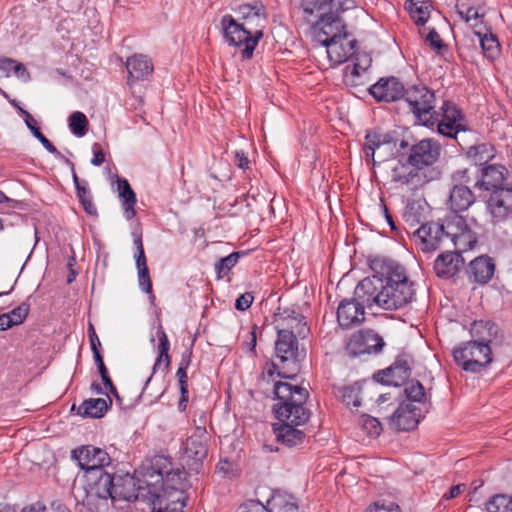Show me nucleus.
<instances>
[{
    "label": "nucleus",
    "mask_w": 512,
    "mask_h": 512,
    "mask_svg": "<svg viewBox=\"0 0 512 512\" xmlns=\"http://www.w3.org/2000/svg\"><path fill=\"white\" fill-rule=\"evenodd\" d=\"M440 225L443 227L445 234V243H453L458 235L466 229L467 222L464 217L458 214L448 216Z\"/></svg>",
    "instance_id": "72a5a7b5"
},
{
    "label": "nucleus",
    "mask_w": 512,
    "mask_h": 512,
    "mask_svg": "<svg viewBox=\"0 0 512 512\" xmlns=\"http://www.w3.org/2000/svg\"><path fill=\"white\" fill-rule=\"evenodd\" d=\"M170 364H171V357L170 355H161V354H158L156 359H155V363L153 365V371H152V374L147 378L145 384H144V387H143V390H142V394H146L148 393L149 396H153L154 393L152 392H148L149 390V385L152 381V377L153 375L155 374V372L158 370V369H163L165 371H168V369L170 368Z\"/></svg>",
    "instance_id": "5fc2aeb1"
},
{
    "label": "nucleus",
    "mask_w": 512,
    "mask_h": 512,
    "mask_svg": "<svg viewBox=\"0 0 512 512\" xmlns=\"http://www.w3.org/2000/svg\"><path fill=\"white\" fill-rule=\"evenodd\" d=\"M274 394L279 401L274 406L279 423L305 425L309 421L311 413L305 407L309 397L306 388L279 381L274 385Z\"/></svg>",
    "instance_id": "7ed1b4c3"
},
{
    "label": "nucleus",
    "mask_w": 512,
    "mask_h": 512,
    "mask_svg": "<svg viewBox=\"0 0 512 512\" xmlns=\"http://www.w3.org/2000/svg\"><path fill=\"white\" fill-rule=\"evenodd\" d=\"M138 270V283L141 290L147 294H150V298L154 299L155 296L152 292V281L149 274L148 268H140Z\"/></svg>",
    "instance_id": "bf43d9fd"
},
{
    "label": "nucleus",
    "mask_w": 512,
    "mask_h": 512,
    "mask_svg": "<svg viewBox=\"0 0 512 512\" xmlns=\"http://www.w3.org/2000/svg\"><path fill=\"white\" fill-rule=\"evenodd\" d=\"M20 112L25 117V123L28 129L31 131L33 136L40 141V143L45 147V149L51 154L55 155L56 157L63 158V155L60 153V151L39 130V128L37 127V121L33 118V116L24 109H20Z\"/></svg>",
    "instance_id": "e433bc0d"
},
{
    "label": "nucleus",
    "mask_w": 512,
    "mask_h": 512,
    "mask_svg": "<svg viewBox=\"0 0 512 512\" xmlns=\"http://www.w3.org/2000/svg\"><path fill=\"white\" fill-rule=\"evenodd\" d=\"M477 243V237L476 233L471 230L469 225L467 224L466 229L462 231L458 237L455 239V241L452 243L454 247V251L456 253H460V255L463 252H466L468 250H471L474 248V246Z\"/></svg>",
    "instance_id": "37998d69"
},
{
    "label": "nucleus",
    "mask_w": 512,
    "mask_h": 512,
    "mask_svg": "<svg viewBox=\"0 0 512 512\" xmlns=\"http://www.w3.org/2000/svg\"><path fill=\"white\" fill-rule=\"evenodd\" d=\"M254 296L251 292L240 295L235 302V308L239 311H245L252 305Z\"/></svg>",
    "instance_id": "338daca9"
},
{
    "label": "nucleus",
    "mask_w": 512,
    "mask_h": 512,
    "mask_svg": "<svg viewBox=\"0 0 512 512\" xmlns=\"http://www.w3.org/2000/svg\"><path fill=\"white\" fill-rule=\"evenodd\" d=\"M440 119L452 121V123H461L463 115L458 107L451 101H444L441 106Z\"/></svg>",
    "instance_id": "603ef678"
},
{
    "label": "nucleus",
    "mask_w": 512,
    "mask_h": 512,
    "mask_svg": "<svg viewBox=\"0 0 512 512\" xmlns=\"http://www.w3.org/2000/svg\"><path fill=\"white\" fill-rule=\"evenodd\" d=\"M256 330L257 326L253 325L252 329L247 331L246 339L243 341V347L249 352L255 351L257 343Z\"/></svg>",
    "instance_id": "774afa93"
},
{
    "label": "nucleus",
    "mask_w": 512,
    "mask_h": 512,
    "mask_svg": "<svg viewBox=\"0 0 512 512\" xmlns=\"http://www.w3.org/2000/svg\"><path fill=\"white\" fill-rule=\"evenodd\" d=\"M162 486L159 484V480L155 483H149L138 480L136 482L137 500L148 502L152 505L153 512H157L158 503L160 501Z\"/></svg>",
    "instance_id": "7c9ffc66"
},
{
    "label": "nucleus",
    "mask_w": 512,
    "mask_h": 512,
    "mask_svg": "<svg viewBox=\"0 0 512 512\" xmlns=\"http://www.w3.org/2000/svg\"><path fill=\"white\" fill-rule=\"evenodd\" d=\"M425 41L428 43V45L432 49H434L436 51H440L444 47V44H443V41H442L440 35L434 28H432L429 31V33L427 34V36L425 38Z\"/></svg>",
    "instance_id": "0e129e2a"
},
{
    "label": "nucleus",
    "mask_w": 512,
    "mask_h": 512,
    "mask_svg": "<svg viewBox=\"0 0 512 512\" xmlns=\"http://www.w3.org/2000/svg\"><path fill=\"white\" fill-rule=\"evenodd\" d=\"M420 410L412 403H401L391 417V424L400 431H411L419 423Z\"/></svg>",
    "instance_id": "412c9836"
},
{
    "label": "nucleus",
    "mask_w": 512,
    "mask_h": 512,
    "mask_svg": "<svg viewBox=\"0 0 512 512\" xmlns=\"http://www.w3.org/2000/svg\"><path fill=\"white\" fill-rule=\"evenodd\" d=\"M385 346L383 338L372 329L354 332L346 344V352L351 357L363 354H378Z\"/></svg>",
    "instance_id": "1a4fd4ad"
},
{
    "label": "nucleus",
    "mask_w": 512,
    "mask_h": 512,
    "mask_svg": "<svg viewBox=\"0 0 512 512\" xmlns=\"http://www.w3.org/2000/svg\"><path fill=\"white\" fill-rule=\"evenodd\" d=\"M157 512H182L186 506L185 490L180 487L168 489L162 486Z\"/></svg>",
    "instance_id": "bb28decb"
},
{
    "label": "nucleus",
    "mask_w": 512,
    "mask_h": 512,
    "mask_svg": "<svg viewBox=\"0 0 512 512\" xmlns=\"http://www.w3.org/2000/svg\"><path fill=\"white\" fill-rule=\"evenodd\" d=\"M108 410V402L103 398L84 400L78 407L77 414L82 417L101 418Z\"/></svg>",
    "instance_id": "473e14b6"
},
{
    "label": "nucleus",
    "mask_w": 512,
    "mask_h": 512,
    "mask_svg": "<svg viewBox=\"0 0 512 512\" xmlns=\"http://www.w3.org/2000/svg\"><path fill=\"white\" fill-rule=\"evenodd\" d=\"M382 373L387 377V379H381V382L396 387L400 386L411 375L409 361L404 357H398L395 362L386 370L382 371Z\"/></svg>",
    "instance_id": "c756f323"
},
{
    "label": "nucleus",
    "mask_w": 512,
    "mask_h": 512,
    "mask_svg": "<svg viewBox=\"0 0 512 512\" xmlns=\"http://www.w3.org/2000/svg\"><path fill=\"white\" fill-rule=\"evenodd\" d=\"M455 363L464 371L479 373L492 362L491 348L487 342L471 340L453 349Z\"/></svg>",
    "instance_id": "39448f33"
},
{
    "label": "nucleus",
    "mask_w": 512,
    "mask_h": 512,
    "mask_svg": "<svg viewBox=\"0 0 512 512\" xmlns=\"http://www.w3.org/2000/svg\"><path fill=\"white\" fill-rule=\"evenodd\" d=\"M396 148L393 137L388 133H379L377 131H368L364 138L363 151L367 162L375 163V154L378 151L379 157L384 161L382 150L392 151Z\"/></svg>",
    "instance_id": "a211bd4d"
},
{
    "label": "nucleus",
    "mask_w": 512,
    "mask_h": 512,
    "mask_svg": "<svg viewBox=\"0 0 512 512\" xmlns=\"http://www.w3.org/2000/svg\"><path fill=\"white\" fill-rule=\"evenodd\" d=\"M405 394L413 402H422L425 398L424 387L419 381H411L405 388Z\"/></svg>",
    "instance_id": "4d7b16f0"
},
{
    "label": "nucleus",
    "mask_w": 512,
    "mask_h": 512,
    "mask_svg": "<svg viewBox=\"0 0 512 512\" xmlns=\"http://www.w3.org/2000/svg\"><path fill=\"white\" fill-rule=\"evenodd\" d=\"M30 310V305L27 302H22L18 307L8 312V316L13 321V325L22 324L27 318Z\"/></svg>",
    "instance_id": "13d9d810"
},
{
    "label": "nucleus",
    "mask_w": 512,
    "mask_h": 512,
    "mask_svg": "<svg viewBox=\"0 0 512 512\" xmlns=\"http://www.w3.org/2000/svg\"><path fill=\"white\" fill-rule=\"evenodd\" d=\"M353 0H301V8L306 21L315 17L338 15L352 9Z\"/></svg>",
    "instance_id": "9d476101"
},
{
    "label": "nucleus",
    "mask_w": 512,
    "mask_h": 512,
    "mask_svg": "<svg viewBox=\"0 0 512 512\" xmlns=\"http://www.w3.org/2000/svg\"><path fill=\"white\" fill-rule=\"evenodd\" d=\"M404 220L411 227L420 223L419 215L417 214V207L415 204L408 205L403 214Z\"/></svg>",
    "instance_id": "69168bd1"
},
{
    "label": "nucleus",
    "mask_w": 512,
    "mask_h": 512,
    "mask_svg": "<svg viewBox=\"0 0 512 512\" xmlns=\"http://www.w3.org/2000/svg\"><path fill=\"white\" fill-rule=\"evenodd\" d=\"M371 59L367 56L364 57L363 62L354 63V65L350 68L349 66L346 67V75H345V81L349 85H355L356 84V78L360 77L362 72H365L367 68L370 66Z\"/></svg>",
    "instance_id": "864d4df0"
},
{
    "label": "nucleus",
    "mask_w": 512,
    "mask_h": 512,
    "mask_svg": "<svg viewBox=\"0 0 512 512\" xmlns=\"http://www.w3.org/2000/svg\"><path fill=\"white\" fill-rule=\"evenodd\" d=\"M487 512H512V497L497 494L486 503Z\"/></svg>",
    "instance_id": "de8ad7c7"
},
{
    "label": "nucleus",
    "mask_w": 512,
    "mask_h": 512,
    "mask_svg": "<svg viewBox=\"0 0 512 512\" xmlns=\"http://www.w3.org/2000/svg\"><path fill=\"white\" fill-rule=\"evenodd\" d=\"M468 155L473 159L475 163L474 167H478L494 157L493 148L488 144H480L470 147Z\"/></svg>",
    "instance_id": "49530a36"
},
{
    "label": "nucleus",
    "mask_w": 512,
    "mask_h": 512,
    "mask_svg": "<svg viewBox=\"0 0 512 512\" xmlns=\"http://www.w3.org/2000/svg\"><path fill=\"white\" fill-rule=\"evenodd\" d=\"M416 176L415 169L402 162H398L392 169V181L402 185L411 183Z\"/></svg>",
    "instance_id": "c03bdc74"
},
{
    "label": "nucleus",
    "mask_w": 512,
    "mask_h": 512,
    "mask_svg": "<svg viewBox=\"0 0 512 512\" xmlns=\"http://www.w3.org/2000/svg\"><path fill=\"white\" fill-rule=\"evenodd\" d=\"M429 0H408L407 9L417 25H424L430 17Z\"/></svg>",
    "instance_id": "4c0bfd02"
},
{
    "label": "nucleus",
    "mask_w": 512,
    "mask_h": 512,
    "mask_svg": "<svg viewBox=\"0 0 512 512\" xmlns=\"http://www.w3.org/2000/svg\"><path fill=\"white\" fill-rule=\"evenodd\" d=\"M370 269L383 277L380 290L381 308L397 310L410 303L415 295L413 283L398 262L384 256L369 258Z\"/></svg>",
    "instance_id": "f03ea898"
},
{
    "label": "nucleus",
    "mask_w": 512,
    "mask_h": 512,
    "mask_svg": "<svg viewBox=\"0 0 512 512\" xmlns=\"http://www.w3.org/2000/svg\"><path fill=\"white\" fill-rule=\"evenodd\" d=\"M486 205L493 223L505 221L512 215V186L493 189Z\"/></svg>",
    "instance_id": "ddd939ff"
},
{
    "label": "nucleus",
    "mask_w": 512,
    "mask_h": 512,
    "mask_svg": "<svg viewBox=\"0 0 512 512\" xmlns=\"http://www.w3.org/2000/svg\"><path fill=\"white\" fill-rule=\"evenodd\" d=\"M269 512H298V504L288 494H274L267 502Z\"/></svg>",
    "instance_id": "c9c22d12"
},
{
    "label": "nucleus",
    "mask_w": 512,
    "mask_h": 512,
    "mask_svg": "<svg viewBox=\"0 0 512 512\" xmlns=\"http://www.w3.org/2000/svg\"><path fill=\"white\" fill-rule=\"evenodd\" d=\"M471 168L458 169L451 176L452 188L450 190L448 206L457 214L466 211L472 206L476 197L469 185H473Z\"/></svg>",
    "instance_id": "423d86ee"
},
{
    "label": "nucleus",
    "mask_w": 512,
    "mask_h": 512,
    "mask_svg": "<svg viewBox=\"0 0 512 512\" xmlns=\"http://www.w3.org/2000/svg\"><path fill=\"white\" fill-rule=\"evenodd\" d=\"M243 252H233L226 257L219 259L215 263V271L217 278L221 279L228 275L231 269L238 263L239 259L243 256Z\"/></svg>",
    "instance_id": "a18cd8bd"
},
{
    "label": "nucleus",
    "mask_w": 512,
    "mask_h": 512,
    "mask_svg": "<svg viewBox=\"0 0 512 512\" xmlns=\"http://www.w3.org/2000/svg\"><path fill=\"white\" fill-rule=\"evenodd\" d=\"M176 378H177L178 387L180 390V399L178 402V409H179V411L184 412L186 410L188 402H189L187 372H185L183 370H177Z\"/></svg>",
    "instance_id": "8fccbe9b"
},
{
    "label": "nucleus",
    "mask_w": 512,
    "mask_h": 512,
    "mask_svg": "<svg viewBox=\"0 0 512 512\" xmlns=\"http://www.w3.org/2000/svg\"><path fill=\"white\" fill-rule=\"evenodd\" d=\"M239 512H269V510L260 501L249 500L239 507Z\"/></svg>",
    "instance_id": "e2e57ef3"
},
{
    "label": "nucleus",
    "mask_w": 512,
    "mask_h": 512,
    "mask_svg": "<svg viewBox=\"0 0 512 512\" xmlns=\"http://www.w3.org/2000/svg\"><path fill=\"white\" fill-rule=\"evenodd\" d=\"M159 482L161 486L168 489H176L180 487L181 490H185L186 484V473L180 469H172L166 472L165 477L159 474Z\"/></svg>",
    "instance_id": "79ce46f5"
},
{
    "label": "nucleus",
    "mask_w": 512,
    "mask_h": 512,
    "mask_svg": "<svg viewBox=\"0 0 512 512\" xmlns=\"http://www.w3.org/2000/svg\"><path fill=\"white\" fill-rule=\"evenodd\" d=\"M373 98L378 101L393 102L404 98L406 89L396 77L381 78L368 89Z\"/></svg>",
    "instance_id": "f3484780"
},
{
    "label": "nucleus",
    "mask_w": 512,
    "mask_h": 512,
    "mask_svg": "<svg viewBox=\"0 0 512 512\" xmlns=\"http://www.w3.org/2000/svg\"><path fill=\"white\" fill-rule=\"evenodd\" d=\"M441 146L438 141L427 138L419 141L410 148L408 164L416 169L433 165L439 158Z\"/></svg>",
    "instance_id": "f8f14e48"
},
{
    "label": "nucleus",
    "mask_w": 512,
    "mask_h": 512,
    "mask_svg": "<svg viewBox=\"0 0 512 512\" xmlns=\"http://www.w3.org/2000/svg\"><path fill=\"white\" fill-rule=\"evenodd\" d=\"M136 492V481L135 479L126 474L125 476L114 477L113 480V491L111 500L118 501L124 500L128 502L137 501Z\"/></svg>",
    "instance_id": "c85d7f7f"
},
{
    "label": "nucleus",
    "mask_w": 512,
    "mask_h": 512,
    "mask_svg": "<svg viewBox=\"0 0 512 512\" xmlns=\"http://www.w3.org/2000/svg\"><path fill=\"white\" fill-rule=\"evenodd\" d=\"M232 10L236 18L227 14L221 19L224 38L230 45L243 46L242 58L251 59L259 40L263 37L267 23L266 7L261 1L256 0L240 3Z\"/></svg>",
    "instance_id": "f257e3e1"
},
{
    "label": "nucleus",
    "mask_w": 512,
    "mask_h": 512,
    "mask_svg": "<svg viewBox=\"0 0 512 512\" xmlns=\"http://www.w3.org/2000/svg\"><path fill=\"white\" fill-rule=\"evenodd\" d=\"M472 172L474 175L473 187L483 189L486 191H492L502 186L505 180L506 168L502 165H488L483 168L473 167Z\"/></svg>",
    "instance_id": "dca6fc26"
},
{
    "label": "nucleus",
    "mask_w": 512,
    "mask_h": 512,
    "mask_svg": "<svg viewBox=\"0 0 512 512\" xmlns=\"http://www.w3.org/2000/svg\"><path fill=\"white\" fill-rule=\"evenodd\" d=\"M201 435H193L187 439L186 454L196 462H202L207 456V445L203 438L205 430L198 429Z\"/></svg>",
    "instance_id": "f704fd0d"
},
{
    "label": "nucleus",
    "mask_w": 512,
    "mask_h": 512,
    "mask_svg": "<svg viewBox=\"0 0 512 512\" xmlns=\"http://www.w3.org/2000/svg\"><path fill=\"white\" fill-rule=\"evenodd\" d=\"M495 272V263L493 259L487 255H482L469 263L467 273L469 278H473L474 282L480 284L488 283Z\"/></svg>",
    "instance_id": "393cba45"
},
{
    "label": "nucleus",
    "mask_w": 512,
    "mask_h": 512,
    "mask_svg": "<svg viewBox=\"0 0 512 512\" xmlns=\"http://www.w3.org/2000/svg\"><path fill=\"white\" fill-rule=\"evenodd\" d=\"M156 335L158 338V346H157L158 354H161L164 356L169 355L170 341H169L168 336H167L166 332L164 331V328L162 325H159L157 327Z\"/></svg>",
    "instance_id": "052dcab7"
},
{
    "label": "nucleus",
    "mask_w": 512,
    "mask_h": 512,
    "mask_svg": "<svg viewBox=\"0 0 512 512\" xmlns=\"http://www.w3.org/2000/svg\"><path fill=\"white\" fill-rule=\"evenodd\" d=\"M341 15L315 17L313 21H308L312 24L311 29L314 39L324 45L347 36L348 32Z\"/></svg>",
    "instance_id": "6e6552de"
},
{
    "label": "nucleus",
    "mask_w": 512,
    "mask_h": 512,
    "mask_svg": "<svg viewBox=\"0 0 512 512\" xmlns=\"http://www.w3.org/2000/svg\"><path fill=\"white\" fill-rule=\"evenodd\" d=\"M404 100L419 124L433 127L438 121V112L435 110V94L428 87L411 86L406 89Z\"/></svg>",
    "instance_id": "20e7f679"
},
{
    "label": "nucleus",
    "mask_w": 512,
    "mask_h": 512,
    "mask_svg": "<svg viewBox=\"0 0 512 512\" xmlns=\"http://www.w3.org/2000/svg\"><path fill=\"white\" fill-rule=\"evenodd\" d=\"M365 319L364 308L354 299H344L337 309V321L342 328L359 325Z\"/></svg>",
    "instance_id": "aec40b11"
},
{
    "label": "nucleus",
    "mask_w": 512,
    "mask_h": 512,
    "mask_svg": "<svg viewBox=\"0 0 512 512\" xmlns=\"http://www.w3.org/2000/svg\"><path fill=\"white\" fill-rule=\"evenodd\" d=\"M437 125L438 132L449 138H456V135L459 131H464L465 128L462 123H452V121H446L440 119V113L438 112V121L435 123Z\"/></svg>",
    "instance_id": "3c124183"
},
{
    "label": "nucleus",
    "mask_w": 512,
    "mask_h": 512,
    "mask_svg": "<svg viewBox=\"0 0 512 512\" xmlns=\"http://www.w3.org/2000/svg\"><path fill=\"white\" fill-rule=\"evenodd\" d=\"M117 188L119 191V196L122 198L124 216L127 220H131L136 215V194L126 179H119L117 182Z\"/></svg>",
    "instance_id": "2f4dec72"
},
{
    "label": "nucleus",
    "mask_w": 512,
    "mask_h": 512,
    "mask_svg": "<svg viewBox=\"0 0 512 512\" xmlns=\"http://www.w3.org/2000/svg\"><path fill=\"white\" fill-rule=\"evenodd\" d=\"M367 512H401V509L393 502H376L368 508Z\"/></svg>",
    "instance_id": "680f3d73"
},
{
    "label": "nucleus",
    "mask_w": 512,
    "mask_h": 512,
    "mask_svg": "<svg viewBox=\"0 0 512 512\" xmlns=\"http://www.w3.org/2000/svg\"><path fill=\"white\" fill-rule=\"evenodd\" d=\"M383 277L374 273L372 277L361 280L354 290V300L364 309L377 306L381 308L380 290L382 289Z\"/></svg>",
    "instance_id": "2eb2a0df"
},
{
    "label": "nucleus",
    "mask_w": 512,
    "mask_h": 512,
    "mask_svg": "<svg viewBox=\"0 0 512 512\" xmlns=\"http://www.w3.org/2000/svg\"><path fill=\"white\" fill-rule=\"evenodd\" d=\"M360 423L362 429L370 437H377L380 435L382 431V425L380 421L377 418L372 417L370 415H362Z\"/></svg>",
    "instance_id": "6e6d98bb"
},
{
    "label": "nucleus",
    "mask_w": 512,
    "mask_h": 512,
    "mask_svg": "<svg viewBox=\"0 0 512 512\" xmlns=\"http://www.w3.org/2000/svg\"><path fill=\"white\" fill-rule=\"evenodd\" d=\"M72 458L78 462L86 473L94 470H103L111 463L109 454L99 447L84 445L72 451Z\"/></svg>",
    "instance_id": "4468645a"
},
{
    "label": "nucleus",
    "mask_w": 512,
    "mask_h": 512,
    "mask_svg": "<svg viewBox=\"0 0 512 512\" xmlns=\"http://www.w3.org/2000/svg\"><path fill=\"white\" fill-rule=\"evenodd\" d=\"M128 82L146 80L153 73L154 66L151 59L142 54H134L126 61Z\"/></svg>",
    "instance_id": "a878e982"
},
{
    "label": "nucleus",
    "mask_w": 512,
    "mask_h": 512,
    "mask_svg": "<svg viewBox=\"0 0 512 512\" xmlns=\"http://www.w3.org/2000/svg\"><path fill=\"white\" fill-rule=\"evenodd\" d=\"M296 334V331L287 328H277L275 353L281 363L296 359L298 353Z\"/></svg>",
    "instance_id": "6ab92c4d"
},
{
    "label": "nucleus",
    "mask_w": 512,
    "mask_h": 512,
    "mask_svg": "<svg viewBox=\"0 0 512 512\" xmlns=\"http://www.w3.org/2000/svg\"><path fill=\"white\" fill-rule=\"evenodd\" d=\"M362 384L355 382L351 385L339 388L338 395L342 402L349 408H358L362 401Z\"/></svg>",
    "instance_id": "58836bf2"
},
{
    "label": "nucleus",
    "mask_w": 512,
    "mask_h": 512,
    "mask_svg": "<svg viewBox=\"0 0 512 512\" xmlns=\"http://www.w3.org/2000/svg\"><path fill=\"white\" fill-rule=\"evenodd\" d=\"M478 36L483 54L489 60H494L499 56L500 44L497 37L492 33L475 32Z\"/></svg>",
    "instance_id": "a19ab883"
},
{
    "label": "nucleus",
    "mask_w": 512,
    "mask_h": 512,
    "mask_svg": "<svg viewBox=\"0 0 512 512\" xmlns=\"http://www.w3.org/2000/svg\"><path fill=\"white\" fill-rule=\"evenodd\" d=\"M464 265V258L455 251L443 252L434 261V271L440 278L453 277Z\"/></svg>",
    "instance_id": "5701e85b"
},
{
    "label": "nucleus",
    "mask_w": 512,
    "mask_h": 512,
    "mask_svg": "<svg viewBox=\"0 0 512 512\" xmlns=\"http://www.w3.org/2000/svg\"><path fill=\"white\" fill-rule=\"evenodd\" d=\"M355 40L347 36L326 43V53L333 65H340L347 61L355 52Z\"/></svg>",
    "instance_id": "4be33fe9"
},
{
    "label": "nucleus",
    "mask_w": 512,
    "mask_h": 512,
    "mask_svg": "<svg viewBox=\"0 0 512 512\" xmlns=\"http://www.w3.org/2000/svg\"><path fill=\"white\" fill-rule=\"evenodd\" d=\"M302 425L274 423L273 432L277 442L287 446L295 447L303 443L305 433L299 428Z\"/></svg>",
    "instance_id": "cd10ccee"
},
{
    "label": "nucleus",
    "mask_w": 512,
    "mask_h": 512,
    "mask_svg": "<svg viewBox=\"0 0 512 512\" xmlns=\"http://www.w3.org/2000/svg\"><path fill=\"white\" fill-rule=\"evenodd\" d=\"M417 247L423 253H432L445 245V234L439 222H426L412 232Z\"/></svg>",
    "instance_id": "9b49d317"
},
{
    "label": "nucleus",
    "mask_w": 512,
    "mask_h": 512,
    "mask_svg": "<svg viewBox=\"0 0 512 512\" xmlns=\"http://www.w3.org/2000/svg\"><path fill=\"white\" fill-rule=\"evenodd\" d=\"M83 486L85 496L82 502L88 506H98L100 501L111 499L114 477L104 470L85 473Z\"/></svg>",
    "instance_id": "0eeeda50"
},
{
    "label": "nucleus",
    "mask_w": 512,
    "mask_h": 512,
    "mask_svg": "<svg viewBox=\"0 0 512 512\" xmlns=\"http://www.w3.org/2000/svg\"><path fill=\"white\" fill-rule=\"evenodd\" d=\"M277 328H287L289 330H296L298 336L304 338L308 332L309 328L306 325L305 317L294 309L285 308L281 310L278 309V313H276Z\"/></svg>",
    "instance_id": "b1692460"
},
{
    "label": "nucleus",
    "mask_w": 512,
    "mask_h": 512,
    "mask_svg": "<svg viewBox=\"0 0 512 512\" xmlns=\"http://www.w3.org/2000/svg\"><path fill=\"white\" fill-rule=\"evenodd\" d=\"M88 126L89 123L84 113L76 111L69 116V128L74 135L84 136L88 131Z\"/></svg>",
    "instance_id": "09e8293b"
},
{
    "label": "nucleus",
    "mask_w": 512,
    "mask_h": 512,
    "mask_svg": "<svg viewBox=\"0 0 512 512\" xmlns=\"http://www.w3.org/2000/svg\"><path fill=\"white\" fill-rule=\"evenodd\" d=\"M11 72H14L18 78L30 79V73L22 63L12 58L0 57V78H8Z\"/></svg>",
    "instance_id": "ea45409f"
}]
</instances>
